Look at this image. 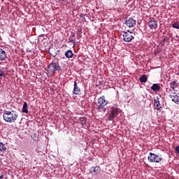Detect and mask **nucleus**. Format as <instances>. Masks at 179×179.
Listing matches in <instances>:
<instances>
[{"label": "nucleus", "instance_id": "f3484780", "mask_svg": "<svg viewBox=\"0 0 179 179\" xmlns=\"http://www.w3.org/2000/svg\"><path fill=\"white\" fill-rule=\"evenodd\" d=\"M78 124H81V125H83V127H85V125H86V121H87V117H80L78 119Z\"/></svg>", "mask_w": 179, "mask_h": 179}, {"label": "nucleus", "instance_id": "6e6552de", "mask_svg": "<svg viewBox=\"0 0 179 179\" xmlns=\"http://www.w3.org/2000/svg\"><path fill=\"white\" fill-rule=\"evenodd\" d=\"M125 24L127 27H129L130 29L132 27H135L136 26V20L135 17H127L125 20Z\"/></svg>", "mask_w": 179, "mask_h": 179}, {"label": "nucleus", "instance_id": "0eeeda50", "mask_svg": "<svg viewBox=\"0 0 179 179\" xmlns=\"http://www.w3.org/2000/svg\"><path fill=\"white\" fill-rule=\"evenodd\" d=\"M169 96L171 97L172 101L176 103V104H179V93L173 92V90L170 89L169 90Z\"/></svg>", "mask_w": 179, "mask_h": 179}, {"label": "nucleus", "instance_id": "1a4fd4ad", "mask_svg": "<svg viewBox=\"0 0 179 179\" xmlns=\"http://www.w3.org/2000/svg\"><path fill=\"white\" fill-rule=\"evenodd\" d=\"M148 24L150 30H156V29H157V20H156L155 18H151Z\"/></svg>", "mask_w": 179, "mask_h": 179}, {"label": "nucleus", "instance_id": "dca6fc26", "mask_svg": "<svg viewBox=\"0 0 179 179\" xmlns=\"http://www.w3.org/2000/svg\"><path fill=\"white\" fill-rule=\"evenodd\" d=\"M151 90L152 92H155V93L157 92H160V85L159 84H153L152 86L151 87Z\"/></svg>", "mask_w": 179, "mask_h": 179}, {"label": "nucleus", "instance_id": "412c9836", "mask_svg": "<svg viewBox=\"0 0 179 179\" xmlns=\"http://www.w3.org/2000/svg\"><path fill=\"white\" fill-rule=\"evenodd\" d=\"M5 150H6V147L5 146V144H3V143H0V151L5 152Z\"/></svg>", "mask_w": 179, "mask_h": 179}, {"label": "nucleus", "instance_id": "6ab92c4d", "mask_svg": "<svg viewBox=\"0 0 179 179\" xmlns=\"http://www.w3.org/2000/svg\"><path fill=\"white\" fill-rule=\"evenodd\" d=\"M65 57L66 58H72L73 57V52H72V50H69L65 52Z\"/></svg>", "mask_w": 179, "mask_h": 179}, {"label": "nucleus", "instance_id": "bb28decb", "mask_svg": "<svg viewBox=\"0 0 179 179\" xmlns=\"http://www.w3.org/2000/svg\"><path fill=\"white\" fill-rule=\"evenodd\" d=\"M176 37L177 38H179L178 35H176Z\"/></svg>", "mask_w": 179, "mask_h": 179}, {"label": "nucleus", "instance_id": "a211bd4d", "mask_svg": "<svg viewBox=\"0 0 179 179\" xmlns=\"http://www.w3.org/2000/svg\"><path fill=\"white\" fill-rule=\"evenodd\" d=\"M22 111L25 114H29V106H27V102L24 103V105L22 108Z\"/></svg>", "mask_w": 179, "mask_h": 179}, {"label": "nucleus", "instance_id": "4be33fe9", "mask_svg": "<svg viewBox=\"0 0 179 179\" xmlns=\"http://www.w3.org/2000/svg\"><path fill=\"white\" fill-rule=\"evenodd\" d=\"M172 27L173 29H179V22H173V24H172Z\"/></svg>", "mask_w": 179, "mask_h": 179}, {"label": "nucleus", "instance_id": "ddd939ff", "mask_svg": "<svg viewBox=\"0 0 179 179\" xmlns=\"http://www.w3.org/2000/svg\"><path fill=\"white\" fill-rule=\"evenodd\" d=\"M80 93V88L78 87V83L76 81L74 82V88L73 90V94L78 95Z\"/></svg>", "mask_w": 179, "mask_h": 179}, {"label": "nucleus", "instance_id": "9d476101", "mask_svg": "<svg viewBox=\"0 0 179 179\" xmlns=\"http://www.w3.org/2000/svg\"><path fill=\"white\" fill-rule=\"evenodd\" d=\"M101 171V168L100 166H92L90 169V173L92 176H97Z\"/></svg>", "mask_w": 179, "mask_h": 179}, {"label": "nucleus", "instance_id": "423d86ee", "mask_svg": "<svg viewBox=\"0 0 179 179\" xmlns=\"http://www.w3.org/2000/svg\"><path fill=\"white\" fill-rule=\"evenodd\" d=\"M148 160L150 163H160L163 160L162 155H157L155 153L150 152L148 157Z\"/></svg>", "mask_w": 179, "mask_h": 179}, {"label": "nucleus", "instance_id": "393cba45", "mask_svg": "<svg viewBox=\"0 0 179 179\" xmlns=\"http://www.w3.org/2000/svg\"><path fill=\"white\" fill-rule=\"evenodd\" d=\"M175 150L178 155H179V145L176 146L175 148Z\"/></svg>", "mask_w": 179, "mask_h": 179}, {"label": "nucleus", "instance_id": "a878e982", "mask_svg": "<svg viewBox=\"0 0 179 179\" xmlns=\"http://www.w3.org/2000/svg\"><path fill=\"white\" fill-rule=\"evenodd\" d=\"M3 177V173H1L0 174V178H2Z\"/></svg>", "mask_w": 179, "mask_h": 179}, {"label": "nucleus", "instance_id": "aec40b11", "mask_svg": "<svg viewBox=\"0 0 179 179\" xmlns=\"http://www.w3.org/2000/svg\"><path fill=\"white\" fill-rule=\"evenodd\" d=\"M139 80L141 83H146V82H148V76H146V75H143L140 77Z\"/></svg>", "mask_w": 179, "mask_h": 179}, {"label": "nucleus", "instance_id": "f03ea898", "mask_svg": "<svg viewBox=\"0 0 179 179\" xmlns=\"http://www.w3.org/2000/svg\"><path fill=\"white\" fill-rule=\"evenodd\" d=\"M17 113L14 110H7L5 111L3 114V118L6 122H15L17 120Z\"/></svg>", "mask_w": 179, "mask_h": 179}, {"label": "nucleus", "instance_id": "f8f14e48", "mask_svg": "<svg viewBox=\"0 0 179 179\" xmlns=\"http://www.w3.org/2000/svg\"><path fill=\"white\" fill-rule=\"evenodd\" d=\"M7 58L6 52L2 48H0V61H5Z\"/></svg>", "mask_w": 179, "mask_h": 179}, {"label": "nucleus", "instance_id": "5701e85b", "mask_svg": "<svg viewBox=\"0 0 179 179\" xmlns=\"http://www.w3.org/2000/svg\"><path fill=\"white\" fill-rule=\"evenodd\" d=\"M0 76L2 78V76H6L5 73L3 72V70L2 69H0Z\"/></svg>", "mask_w": 179, "mask_h": 179}, {"label": "nucleus", "instance_id": "2eb2a0df", "mask_svg": "<svg viewBox=\"0 0 179 179\" xmlns=\"http://www.w3.org/2000/svg\"><path fill=\"white\" fill-rule=\"evenodd\" d=\"M169 86L171 87V89H172V92L173 90V92L176 90V89H177V87H178V83H177V81H172L170 83Z\"/></svg>", "mask_w": 179, "mask_h": 179}, {"label": "nucleus", "instance_id": "4468645a", "mask_svg": "<svg viewBox=\"0 0 179 179\" xmlns=\"http://www.w3.org/2000/svg\"><path fill=\"white\" fill-rule=\"evenodd\" d=\"M69 43H73L75 45V44H76V38H75V33L74 32H71L70 34V36L69 38Z\"/></svg>", "mask_w": 179, "mask_h": 179}, {"label": "nucleus", "instance_id": "20e7f679", "mask_svg": "<svg viewBox=\"0 0 179 179\" xmlns=\"http://www.w3.org/2000/svg\"><path fill=\"white\" fill-rule=\"evenodd\" d=\"M122 37L124 43H131V41L135 38V33L129 30L123 31Z\"/></svg>", "mask_w": 179, "mask_h": 179}, {"label": "nucleus", "instance_id": "b1692460", "mask_svg": "<svg viewBox=\"0 0 179 179\" xmlns=\"http://www.w3.org/2000/svg\"><path fill=\"white\" fill-rule=\"evenodd\" d=\"M81 34H82V29H78L77 36H81Z\"/></svg>", "mask_w": 179, "mask_h": 179}, {"label": "nucleus", "instance_id": "9b49d317", "mask_svg": "<svg viewBox=\"0 0 179 179\" xmlns=\"http://www.w3.org/2000/svg\"><path fill=\"white\" fill-rule=\"evenodd\" d=\"M160 100L159 97H156V99H154V107L155 110H158V111H160L162 110V106L160 105Z\"/></svg>", "mask_w": 179, "mask_h": 179}, {"label": "nucleus", "instance_id": "7ed1b4c3", "mask_svg": "<svg viewBox=\"0 0 179 179\" xmlns=\"http://www.w3.org/2000/svg\"><path fill=\"white\" fill-rule=\"evenodd\" d=\"M62 71L61 66L58 62L52 61L51 64L48 66V72L49 73H55V72H59Z\"/></svg>", "mask_w": 179, "mask_h": 179}, {"label": "nucleus", "instance_id": "f257e3e1", "mask_svg": "<svg viewBox=\"0 0 179 179\" xmlns=\"http://www.w3.org/2000/svg\"><path fill=\"white\" fill-rule=\"evenodd\" d=\"M98 105H96V110L98 113H106L107 108L106 106L108 104V101L106 99V96H101L98 99Z\"/></svg>", "mask_w": 179, "mask_h": 179}, {"label": "nucleus", "instance_id": "39448f33", "mask_svg": "<svg viewBox=\"0 0 179 179\" xmlns=\"http://www.w3.org/2000/svg\"><path fill=\"white\" fill-rule=\"evenodd\" d=\"M120 113H121V109L114 107V106H112L110 108V111L108 116V121H113V120L114 118H116V117H117V115H118V114H120Z\"/></svg>", "mask_w": 179, "mask_h": 179}]
</instances>
